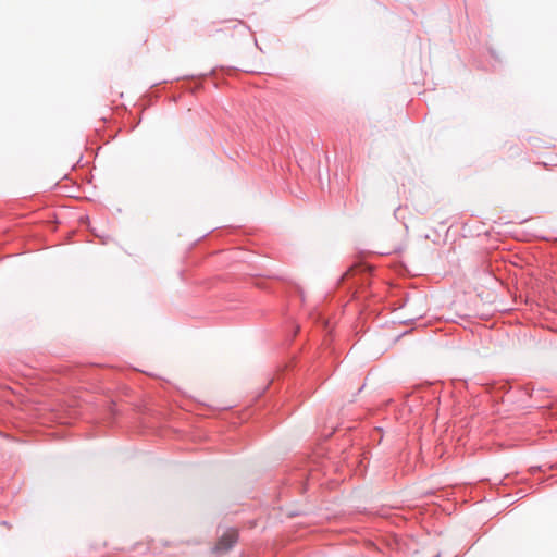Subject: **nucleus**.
I'll list each match as a JSON object with an SVG mask.
<instances>
[{
  "label": "nucleus",
  "mask_w": 557,
  "mask_h": 557,
  "mask_svg": "<svg viewBox=\"0 0 557 557\" xmlns=\"http://www.w3.org/2000/svg\"><path fill=\"white\" fill-rule=\"evenodd\" d=\"M238 534L235 530H230L224 533L215 545L216 552H227L230 550L235 543L237 542Z\"/></svg>",
  "instance_id": "1"
}]
</instances>
